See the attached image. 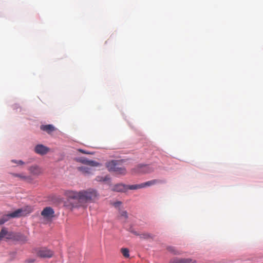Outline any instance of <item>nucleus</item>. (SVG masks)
<instances>
[{
    "label": "nucleus",
    "instance_id": "nucleus-10",
    "mask_svg": "<svg viewBox=\"0 0 263 263\" xmlns=\"http://www.w3.org/2000/svg\"><path fill=\"white\" fill-rule=\"evenodd\" d=\"M54 212L50 207H46L41 212V215L45 218H51L53 217Z\"/></svg>",
    "mask_w": 263,
    "mask_h": 263
},
{
    "label": "nucleus",
    "instance_id": "nucleus-20",
    "mask_svg": "<svg viewBox=\"0 0 263 263\" xmlns=\"http://www.w3.org/2000/svg\"><path fill=\"white\" fill-rule=\"evenodd\" d=\"M109 179V178L107 176L102 177V176H97L96 178V180L97 181H105Z\"/></svg>",
    "mask_w": 263,
    "mask_h": 263
},
{
    "label": "nucleus",
    "instance_id": "nucleus-2",
    "mask_svg": "<svg viewBox=\"0 0 263 263\" xmlns=\"http://www.w3.org/2000/svg\"><path fill=\"white\" fill-rule=\"evenodd\" d=\"M32 211V208L30 206H27L24 208L18 209L11 213L5 214L0 218V225H2L8 221L10 218L26 216L30 213Z\"/></svg>",
    "mask_w": 263,
    "mask_h": 263
},
{
    "label": "nucleus",
    "instance_id": "nucleus-22",
    "mask_svg": "<svg viewBox=\"0 0 263 263\" xmlns=\"http://www.w3.org/2000/svg\"><path fill=\"white\" fill-rule=\"evenodd\" d=\"M12 175L14 177H18V178H20L22 179H27V177L26 176H25L24 174H13Z\"/></svg>",
    "mask_w": 263,
    "mask_h": 263
},
{
    "label": "nucleus",
    "instance_id": "nucleus-14",
    "mask_svg": "<svg viewBox=\"0 0 263 263\" xmlns=\"http://www.w3.org/2000/svg\"><path fill=\"white\" fill-rule=\"evenodd\" d=\"M162 181H161L160 180L154 179V180H152L150 181H148L144 183H142V185L143 186V187H145L146 186H149L154 185L156 183H162Z\"/></svg>",
    "mask_w": 263,
    "mask_h": 263
},
{
    "label": "nucleus",
    "instance_id": "nucleus-11",
    "mask_svg": "<svg viewBox=\"0 0 263 263\" xmlns=\"http://www.w3.org/2000/svg\"><path fill=\"white\" fill-rule=\"evenodd\" d=\"M27 237L20 233L15 232L13 240L20 241L22 243H25L27 241Z\"/></svg>",
    "mask_w": 263,
    "mask_h": 263
},
{
    "label": "nucleus",
    "instance_id": "nucleus-19",
    "mask_svg": "<svg viewBox=\"0 0 263 263\" xmlns=\"http://www.w3.org/2000/svg\"><path fill=\"white\" fill-rule=\"evenodd\" d=\"M167 250L168 251L173 253L174 254L180 255L181 253L177 250H176L175 248L173 247H169L167 248Z\"/></svg>",
    "mask_w": 263,
    "mask_h": 263
},
{
    "label": "nucleus",
    "instance_id": "nucleus-15",
    "mask_svg": "<svg viewBox=\"0 0 263 263\" xmlns=\"http://www.w3.org/2000/svg\"><path fill=\"white\" fill-rule=\"evenodd\" d=\"M81 162L90 166H97L99 165V164L96 161H89L85 159H82Z\"/></svg>",
    "mask_w": 263,
    "mask_h": 263
},
{
    "label": "nucleus",
    "instance_id": "nucleus-18",
    "mask_svg": "<svg viewBox=\"0 0 263 263\" xmlns=\"http://www.w3.org/2000/svg\"><path fill=\"white\" fill-rule=\"evenodd\" d=\"M121 252L123 255L126 257L128 258L129 257V250L127 248H122L121 249Z\"/></svg>",
    "mask_w": 263,
    "mask_h": 263
},
{
    "label": "nucleus",
    "instance_id": "nucleus-24",
    "mask_svg": "<svg viewBox=\"0 0 263 263\" xmlns=\"http://www.w3.org/2000/svg\"><path fill=\"white\" fill-rule=\"evenodd\" d=\"M140 237L143 238H148L150 237V235L148 234H143L140 235Z\"/></svg>",
    "mask_w": 263,
    "mask_h": 263
},
{
    "label": "nucleus",
    "instance_id": "nucleus-21",
    "mask_svg": "<svg viewBox=\"0 0 263 263\" xmlns=\"http://www.w3.org/2000/svg\"><path fill=\"white\" fill-rule=\"evenodd\" d=\"M120 216L124 218L125 220L128 218V214L126 211H120Z\"/></svg>",
    "mask_w": 263,
    "mask_h": 263
},
{
    "label": "nucleus",
    "instance_id": "nucleus-7",
    "mask_svg": "<svg viewBox=\"0 0 263 263\" xmlns=\"http://www.w3.org/2000/svg\"><path fill=\"white\" fill-rule=\"evenodd\" d=\"M170 263H196V261L191 258L174 257L170 260Z\"/></svg>",
    "mask_w": 263,
    "mask_h": 263
},
{
    "label": "nucleus",
    "instance_id": "nucleus-6",
    "mask_svg": "<svg viewBox=\"0 0 263 263\" xmlns=\"http://www.w3.org/2000/svg\"><path fill=\"white\" fill-rule=\"evenodd\" d=\"M65 195L68 199H77L80 203V191L79 192L73 191H67Z\"/></svg>",
    "mask_w": 263,
    "mask_h": 263
},
{
    "label": "nucleus",
    "instance_id": "nucleus-28",
    "mask_svg": "<svg viewBox=\"0 0 263 263\" xmlns=\"http://www.w3.org/2000/svg\"><path fill=\"white\" fill-rule=\"evenodd\" d=\"M134 234L137 235V234L136 232H134Z\"/></svg>",
    "mask_w": 263,
    "mask_h": 263
},
{
    "label": "nucleus",
    "instance_id": "nucleus-13",
    "mask_svg": "<svg viewBox=\"0 0 263 263\" xmlns=\"http://www.w3.org/2000/svg\"><path fill=\"white\" fill-rule=\"evenodd\" d=\"M111 190L118 192H124L127 191V186L122 183L117 184L112 187Z\"/></svg>",
    "mask_w": 263,
    "mask_h": 263
},
{
    "label": "nucleus",
    "instance_id": "nucleus-26",
    "mask_svg": "<svg viewBox=\"0 0 263 263\" xmlns=\"http://www.w3.org/2000/svg\"><path fill=\"white\" fill-rule=\"evenodd\" d=\"M28 263H33L35 261V259H29L26 260V261Z\"/></svg>",
    "mask_w": 263,
    "mask_h": 263
},
{
    "label": "nucleus",
    "instance_id": "nucleus-25",
    "mask_svg": "<svg viewBox=\"0 0 263 263\" xmlns=\"http://www.w3.org/2000/svg\"><path fill=\"white\" fill-rule=\"evenodd\" d=\"M121 203H122L121 202L117 201V202H114L113 205L115 207L118 208L121 204Z\"/></svg>",
    "mask_w": 263,
    "mask_h": 263
},
{
    "label": "nucleus",
    "instance_id": "nucleus-17",
    "mask_svg": "<svg viewBox=\"0 0 263 263\" xmlns=\"http://www.w3.org/2000/svg\"><path fill=\"white\" fill-rule=\"evenodd\" d=\"M127 190H137L139 189L143 188V186L142 185V183L140 184H134L126 185Z\"/></svg>",
    "mask_w": 263,
    "mask_h": 263
},
{
    "label": "nucleus",
    "instance_id": "nucleus-5",
    "mask_svg": "<svg viewBox=\"0 0 263 263\" xmlns=\"http://www.w3.org/2000/svg\"><path fill=\"white\" fill-rule=\"evenodd\" d=\"M14 233V232L8 231L6 228L3 227L0 232V241L4 238L13 240Z\"/></svg>",
    "mask_w": 263,
    "mask_h": 263
},
{
    "label": "nucleus",
    "instance_id": "nucleus-3",
    "mask_svg": "<svg viewBox=\"0 0 263 263\" xmlns=\"http://www.w3.org/2000/svg\"><path fill=\"white\" fill-rule=\"evenodd\" d=\"M106 166L110 172H116L118 174L125 175L126 171L124 167H120L119 162L117 160H111L106 163Z\"/></svg>",
    "mask_w": 263,
    "mask_h": 263
},
{
    "label": "nucleus",
    "instance_id": "nucleus-9",
    "mask_svg": "<svg viewBox=\"0 0 263 263\" xmlns=\"http://www.w3.org/2000/svg\"><path fill=\"white\" fill-rule=\"evenodd\" d=\"M34 150L36 153L43 155L49 151V148L42 144H39L35 146Z\"/></svg>",
    "mask_w": 263,
    "mask_h": 263
},
{
    "label": "nucleus",
    "instance_id": "nucleus-27",
    "mask_svg": "<svg viewBox=\"0 0 263 263\" xmlns=\"http://www.w3.org/2000/svg\"><path fill=\"white\" fill-rule=\"evenodd\" d=\"M80 151L84 154H87L86 152H85L84 151L80 149Z\"/></svg>",
    "mask_w": 263,
    "mask_h": 263
},
{
    "label": "nucleus",
    "instance_id": "nucleus-8",
    "mask_svg": "<svg viewBox=\"0 0 263 263\" xmlns=\"http://www.w3.org/2000/svg\"><path fill=\"white\" fill-rule=\"evenodd\" d=\"M37 255L41 257L50 258L52 256L53 252L46 249H42L38 251Z\"/></svg>",
    "mask_w": 263,
    "mask_h": 263
},
{
    "label": "nucleus",
    "instance_id": "nucleus-4",
    "mask_svg": "<svg viewBox=\"0 0 263 263\" xmlns=\"http://www.w3.org/2000/svg\"><path fill=\"white\" fill-rule=\"evenodd\" d=\"M154 168L149 165L139 164L132 170L133 174L150 173L154 171Z\"/></svg>",
    "mask_w": 263,
    "mask_h": 263
},
{
    "label": "nucleus",
    "instance_id": "nucleus-16",
    "mask_svg": "<svg viewBox=\"0 0 263 263\" xmlns=\"http://www.w3.org/2000/svg\"><path fill=\"white\" fill-rule=\"evenodd\" d=\"M78 170L84 174H89L91 173V169L88 166H80Z\"/></svg>",
    "mask_w": 263,
    "mask_h": 263
},
{
    "label": "nucleus",
    "instance_id": "nucleus-23",
    "mask_svg": "<svg viewBox=\"0 0 263 263\" xmlns=\"http://www.w3.org/2000/svg\"><path fill=\"white\" fill-rule=\"evenodd\" d=\"M11 161L13 163L17 164V165H23L24 164V162L22 160L16 161L15 160H12Z\"/></svg>",
    "mask_w": 263,
    "mask_h": 263
},
{
    "label": "nucleus",
    "instance_id": "nucleus-12",
    "mask_svg": "<svg viewBox=\"0 0 263 263\" xmlns=\"http://www.w3.org/2000/svg\"><path fill=\"white\" fill-rule=\"evenodd\" d=\"M40 129L43 131L46 132L49 134L56 130V128L51 124L42 125L40 126Z\"/></svg>",
    "mask_w": 263,
    "mask_h": 263
},
{
    "label": "nucleus",
    "instance_id": "nucleus-1",
    "mask_svg": "<svg viewBox=\"0 0 263 263\" xmlns=\"http://www.w3.org/2000/svg\"><path fill=\"white\" fill-rule=\"evenodd\" d=\"M99 197V194L93 189H88L80 191V205L84 206L89 203L95 202Z\"/></svg>",
    "mask_w": 263,
    "mask_h": 263
}]
</instances>
